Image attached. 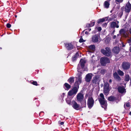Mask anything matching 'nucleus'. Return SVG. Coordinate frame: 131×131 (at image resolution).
<instances>
[{
    "mask_svg": "<svg viewBox=\"0 0 131 131\" xmlns=\"http://www.w3.org/2000/svg\"><path fill=\"white\" fill-rule=\"evenodd\" d=\"M100 98L99 99V100L101 105L102 107L105 109L107 106L106 101L105 100L103 93H100Z\"/></svg>",
    "mask_w": 131,
    "mask_h": 131,
    "instance_id": "nucleus-1",
    "label": "nucleus"
},
{
    "mask_svg": "<svg viewBox=\"0 0 131 131\" xmlns=\"http://www.w3.org/2000/svg\"><path fill=\"white\" fill-rule=\"evenodd\" d=\"M100 63L101 65L105 66L107 63H110L109 59L106 57H101L100 59Z\"/></svg>",
    "mask_w": 131,
    "mask_h": 131,
    "instance_id": "nucleus-2",
    "label": "nucleus"
},
{
    "mask_svg": "<svg viewBox=\"0 0 131 131\" xmlns=\"http://www.w3.org/2000/svg\"><path fill=\"white\" fill-rule=\"evenodd\" d=\"M101 52L105 56H109L111 54V50L108 47H106L105 49H102L101 50Z\"/></svg>",
    "mask_w": 131,
    "mask_h": 131,
    "instance_id": "nucleus-3",
    "label": "nucleus"
},
{
    "mask_svg": "<svg viewBox=\"0 0 131 131\" xmlns=\"http://www.w3.org/2000/svg\"><path fill=\"white\" fill-rule=\"evenodd\" d=\"M82 73H80L78 77L76 78L75 85V86H79V85L82 82Z\"/></svg>",
    "mask_w": 131,
    "mask_h": 131,
    "instance_id": "nucleus-4",
    "label": "nucleus"
},
{
    "mask_svg": "<svg viewBox=\"0 0 131 131\" xmlns=\"http://www.w3.org/2000/svg\"><path fill=\"white\" fill-rule=\"evenodd\" d=\"M78 89L77 87H75L68 93V97L71 96L74 94H75L78 91Z\"/></svg>",
    "mask_w": 131,
    "mask_h": 131,
    "instance_id": "nucleus-5",
    "label": "nucleus"
},
{
    "mask_svg": "<svg viewBox=\"0 0 131 131\" xmlns=\"http://www.w3.org/2000/svg\"><path fill=\"white\" fill-rule=\"evenodd\" d=\"M94 103V100L92 97L89 98L87 104L89 108H91L93 106Z\"/></svg>",
    "mask_w": 131,
    "mask_h": 131,
    "instance_id": "nucleus-6",
    "label": "nucleus"
},
{
    "mask_svg": "<svg viewBox=\"0 0 131 131\" xmlns=\"http://www.w3.org/2000/svg\"><path fill=\"white\" fill-rule=\"evenodd\" d=\"M110 91L109 89V85L108 83H105L104 85V92L105 95H107Z\"/></svg>",
    "mask_w": 131,
    "mask_h": 131,
    "instance_id": "nucleus-7",
    "label": "nucleus"
},
{
    "mask_svg": "<svg viewBox=\"0 0 131 131\" xmlns=\"http://www.w3.org/2000/svg\"><path fill=\"white\" fill-rule=\"evenodd\" d=\"M130 64L127 62H123L122 65V68L124 70H126L129 69L130 67Z\"/></svg>",
    "mask_w": 131,
    "mask_h": 131,
    "instance_id": "nucleus-8",
    "label": "nucleus"
},
{
    "mask_svg": "<svg viewBox=\"0 0 131 131\" xmlns=\"http://www.w3.org/2000/svg\"><path fill=\"white\" fill-rule=\"evenodd\" d=\"M77 98L78 101L80 102L81 103L83 100V95L81 93H79L77 95Z\"/></svg>",
    "mask_w": 131,
    "mask_h": 131,
    "instance_id": "nucleus-9",
    "label": "nucleus"
},
{
    "mask_svg": "<svg viewBox=\"0 0 131 131\" xmlns=\"http://www.w3.org/2000/svg\"><path fill=\"white\" fill-rule=\"evenodd\" d=\"M100 81V77L99 76L97 75L93 78V80L92 81V83L94 84L96 83H99V82Z\"/></svg>",
    "mask_w": 131,
    "mask_h": 131,
    "instance_id": "nucleus-10",
    "label": "nucleus"
},
{
    "mask_svg": "<svg viewBox=\"0 0 131 131\" xmlns=\"http://www.w3.org/2000/svg\"><path fill=\"white\" fill-rule=\"evenodd\" d=\"M125 11L126 12H129L131 9V4L129 3V1L126 4L125 6Z\"/></svg>",
    "mask_w": 131,
    "mask_h": 131,
    "instance_id": "nucleus-11",
    "label": "nucleus"
},
{
    "mask_svg": "<svg viewBox=\"0 0 131 131\" xmlns=\"http://www.w3.org/2000/svg\"><path fill=\"white\" fill-rule=\"evenodd\" d=\"M65 47L68 50H71L73 48V46L71 43H66Z\"/></svg>",
    "mask_w": 131,
    "mask_h": 131,
    "instance_id": "nucleus-12",
    "label": "nucleus"
},
{
    "mask_svg": "<svg viewBox=\"0 0 131 131\" xmlns=\"http://www.w3.org/2000/svg\"><path fill=\"white\" fill-rule=\"evenodd\" d=\"M110 27L111 28H115V27L118 28L119 25L117 24V23L115 22L112 21L110 23Z\"/></svg>",
    "mask_w": 131,
    "mask_h": 131,
    "instance_id": "nucleus-13",
    "label": "nucleus"
},
{
    "mask_svg": "<svg viewBox=\"0 0 131 131\" xmlns=\"http://www.w3.org/2000/svg\"><path fill=\"white\" fill-rule=\"evenodd\" d=\"M99 36L95 35L93 36L92 37V41L94 42H97L99 41Z\"/></svg>",
    "mask_w": 131,
    "mask_h": 131,
    "instance_id": "nucleus-14",
    "label": "nucleus"
},
{
    "mask_svg": "<svg viewBox=\"0 0 131 131\" xmlns=\"http://www.w3.org/2000/svg\"><path fill=\"white\" fill-rule=\"evenodd\" d=\"M72 106L74 109L76 110L78 109L79 105L76 102L74 101H72Z\"/></svg>",
    "mask_w": 131,
    "mask_h": 131,
    "instance_id": "nucleus-15",
    "label": "nucleus"
},
{
    "mask_svg": "<svg viewBox=\"0 0 131 131\" xmlns=\"http://www.w3.org/2000/svg\"><path fill=\"white\" fill-rule=\"evenodd\" d=\"M92 78V74L90 73L88 74L86 76L85 80L86 82H89Z\"/></svg>",
    "mask_w": 131,
    "mask_h": 131,
    "instance_id": "nucleus-16",
    "label": "nucleus"
},
{
    "mask_svg": "<svg viewBox=\"0 0 131 131\" xmlns=\"http://www.w3.org/2000/svg\"><path fill=\"white\" fill-rule=\"evenodd\" d=\"M113 75L114 78L117 80L120 81L121 80V78L116 72H115L113 73Z\"/></svg>",
    "mask_w": 131,
    "mask_h": 131,
    "instance_id": "nucleus-17",
    "label": "nucleus"
},
{
    "mask_svg": "<svg viewBox=\"0 0 131 131\" xmlns=\"http://www.w3.org/2000/svg\"><path fill=\"white\" fill-rule=\"evenodd\" d=\"M89 49L91 52H92L95 49V46L94 45H91L89 47Z\"/></svg>",
    "mask_w": 131,
    "mask_h": 131,
    "instance_id": "nucleus-18",
    "label": "nucleus"
},
{
    "mask_svg": "<svg viewBox=\"0 0 131 131\" xmlns=\"http://www.w3.org/2000/svg\"><path fill=\"white\" fill-rule=\"evenodd\" d=\"M118 92L120 93H123L125 91L124 88L123 87L121 86L118 88Z\"/></svg>",
    "mask_w": 131,
    "mask_h": 131,
    "instance_id": "nucleus-19",
    "label": "nucleus"
},
{
    "mask_svg": "<svg viewBox=\"0 0 131 131\" xmlns=\"http://www.w3.org/2000/svg\"><path fill=\"white\" fill-rule=\"evenodd\" d=\"M113 51L114 52L118 53L119 51V48L117 47H114L113 49Z\"/></svg>",
    "mask_w": 131,
    "mask_h": 131,
    "instance_id": "nucleus-20",
    "label": "nucleus"
},
{
    "mask_svg": "<svg viewBox=\"0 0 131 131\" xmlns=\"http://www.w3.org/2000/svg\"><path fill=\"white\" fill-rule=\"evenodd\" d=\"M86 62L84 60L81 59L80 60V63L82 68H83L84 67V64Z\"/></svg>",
    "mask_w": 131,
    "mask_h": 131,
    "instance_id": "nucleus-21",
    "label": "nucleus"
},
{
    "mask_svg": "<svg viewBox=\"0 0 131 131\" xmlns=\"http://www.w3.org/2000/svg\"><path fill=\"white\" fill-rule=\"evenodd\" d=\"M109 5L110 3L108 1H106L105 2L104 4V6L105 8H108Z\"/></svg>",
    "mask_w": 131,
    "mask_h": 131,
    "instance_id": "nucleus-22",
    "label": "nucleus"
},
{
    "mask_svg": "<svg viewBox=\"0 0 131 131\" xmlns=\"http://www.w3.org/2000/svg\"><path fill=\"white\" fill-rule=\"evenodd\" d=\"M119 32L120 34L124 36L125 35V29H121L119 31Z\"/></svg>",
    "mask_w": 131,
    "mask_h": 131,
    "instance_id": "nucleus-23",
    "label": "nucleus"
},
{
    "mask_svg": "<svg viewBox=\"0 0 131 131\" xmlns=\"http://www.w3.org/2000/svg\"><path fill=\"white\" fill-rule=\"evenodd\" d=\"M124 80L128 82L130 80V78L129 74H125V76Z\"/></svg>",
    "mask_w": 131,
    "mask_h": 131,
    "instance_id": "nucleus-24",
    "label": "nucleus"
},
{
    "mask_svg": "<svg viewBox=\"0 0 131 131\" xmlns=\"http://www.w3.org/2000/svg\"><path fill=\"white\" fill-rule=\"evenodd\" d=\"M107 18L106 17L105 18H102V19H99L97 21V23H100L101 22H103L105 21V20H107Z\"/></svg>",
    "mask_w": 131,
    "mask_h": 131,
    "instance_id": "nucleus-25",
    "label": "nucleus"
},
{
    "mask_svg": "<svg viewBox=\"0 0 131 131\" xmlns=\"http://www.w3.org/2000/svg\"><path fill=\"white\" fill-rule=\"evenodd\" d=\"M108 99L110 101H113L116 100V98L114 96H111L108 98Z\"/></svg>",
    "mask_w": 131,
    "mask_h": 131,
    "instance_id": "nucleus-26",
    "label": "nucleus"
},
{
    "mask_svg": "<svg viewBox=\"0 0 131 131\" xmlns=\"http://www.w3.org/2000/svg\"><path fill=\"white\" fill-rule=\"evenodd\" d=\"M68 82L69 83L71 84L72 83H73L74 81V79L73 77L70 78L68 80Z\"/></svg>",
    "mask_w": 131,
    "mask_h": 131,
    "instance_id": "nucleus-27",
    "label": "nucleus"
},
{
    "mask_svg": "<svg viewBox=\"0 0 131 131\" xmlns=\"http://www.w3.org/2000/svg\"><path fill=\"white\" fill-rule=\"evenodd\" d=\"M117 73L120 76H123L124 75V73L120 69H118L117 71Z\"/></svg>",
    "mask_w": 131,
    "mask_h": 131,
    "instance_id": "nucleus-28",
    "label": "nucleus"
},
{
    "mask_svg": "<svg viewBox=\"0 0 131 131\" xmlns=\"http://www.w3.org/2000/svg\"><path fill=\"white\" fill-rule=\"evenodd\" d=\"M95 24V22H93L91 23L90 24H87L86 26L87 27H90L93 26Z\"/></svg>",
    "mask_w": 131,
    "mask_h": 131,
    "instance_id": "nucleus-29",
    "label": "nucleus"
},
{
    "mask_svg": "<svg viewBox=\"0 0 131 131\" xmlns=\"http://www.w3.org/2000/svg\"><path fill=\"white\" fill-rule=\"evenodd\" d=\"M64 85L66 88L68 89H69L71 87L70 85L67 83H65Z\"/></svg>",
    "mask_w": 131,
    "mask_h": 131,
    "instance_id": "nucleus-30",
    "label": "nucleus"
},
{
    "mask_svg": "<svg viewBox=\"0 0 131 131\" xmlns=\"http://www.w3.org/2000/svg\"><path fill=\"white\" fill-rule=\"evenodd\" d=\"M105 42L107 43H108L110 42V39L109 38H106L105 39Z\"/></svg>",
    "mask_w": 131,
    "mask_h": 131,
    "instance_id": "nucleus-31",
    "label": "nucleus"
},
{
    "mask_svg": "<svg viewBox=\"0 0 131 131\" xmlns=\"http://www.w3.org/2000/svg\"><path fill=\"white\" fill-rule=\"evenodd\" d=\"M69 97H68L66 99V101L67 102L68 104H69L71 102V99H69Z\"/></svg>",
    "mask_w": 131,
    "mask_h": 131,
    "instance_id": "nucleus-32",
    "label": "nucleus"
},
{
    "mask_svg": "<svg viewBox=\"0 0 131 131\" xmlns=\"http://www.w3.org/2000/svg\"><path fill=\"white\" fill-rule=\"evenodd\" d=\"M116 3H122L123 1V0H115Z\"/></svg>",
    "mask_w": 131,
    "mask_h": 131,
    "instance_id": "nucleus-33",
    "label": "nucleus"
},
{
    "mask_svg": "<svg viewBox=\"0 0 131 131\" xmlns=\"http://www.w3.org/2000/svg\"><path fill=\"white\" fill-rule=\"evenodd\" d=\"M32 84H33L34 85H37V83L36 81H33L32 83Z\"/></svg>",
    "mask_w": 131,
    "mask_h": 131,
    "instance_id": "nucleus-34",
    "label": "nucleus"
},
{
    "mask_svg": "<svg viewBox=\"0 0 131 131\" xmlns=\"http://www.w3.org/2000/svg\"><path fill=\"white\" fill-rule=\"evenodd\" d=\"M125 106H127L128 107H129V106H130L129 103H126V105H124V107H125Z\"/></svg>",
    "mask_w": 131,
    "mask_h": 131,
    "instance_id": "nucleus-35",
    "label": "nucleus"
},
{
    "mask_svg": "<svg viewBox=\"0 0 131 131\" xmlns=\"http://www.w3.org/2000/svg\"><path fill=\"white\" fill-rule=\"evenodd\" d=\"M85 40H84L83 39L81 38H80L79 40V42H85Z\"/></svg>",
    "mask_w": 131,
    "mask_h": 131,
    "instance_id": "nucleus-36",
    "label": "nucleus"
},
{
    "mask_svg": "<svg viewBox=\"0 0 131 131\" xmlns=\"http://www.w3.org/2000/svg\"><path fill=\"white\" fill-rule=\"evenodd\" d=\"M6 26L8 28H10L11 26V25L9 23H8L6 25Z\"/></svg>",
    "mask_w": 131,
    "mask_h": 131,
    "instance_id": "nucleus-37",
    "label": "nucleus"
},
{
    "mask_svg": "<svg viewBox=\"0 0 131 131\" xmlns=\"http://www.w3.org/2000/svg\"><path fill=\"white\" fill-rule=\"evenodd\" d=\"M77 58V57L75 56H74V57H72V60L73 61H74L75 60H76V59Z\"/></svg>",
    "mask_w": 131,
    "mask_h": 131,
    "instance_id": "nucleus-38",
    "label": "nucleus"
},
{
    "mask_svg": "<svg viewBox=\"0 0 131 131\" xmlns=\"http://www.w3.org/2000/svg\"><path fill=\"white\" fill-rule=\"evenodd\" d=\"M105 72V70H104L103 69L101 70V73L103 74H104Z\"/></svg>",
    "mask_w": 131,
    "mask_h": 131,
    "instance_id": "nucleus-39",
    "label": "nucleus"
},
{
    "mask_svg": "<svg viewBox=\"0 0 131 131\" xmlns=\"http://www.w3.org/2000/svg\"><path fill=\"white\" fill-rule=\"evenodd\" d=\"M107 25V24L105 23L102 25V26L104 27H106Z\"/></svg>",
    "mask_w": 131,
    "mask_h": 131,
    "instance_id": "nucleus-40",
    "label": "nucleus"
},
{
    "mask_svg": "<svg viewBox=\"0 0 131 131\" xmlns=\"http://www.w3.org/2000/svg\"><path fill=\"white\" fill-rule=\"evenodd\" d=\"M97 30L99 31H101L102 30L101 28L100 27H99L97 28Z\"/></svg>",
    "mask_w": 131,
    "mask_h": 131,
    "instance_id": "nucleus-41",
    "label": "nucleus"
},
{
    "mask_svg": "<svg viewBox=\"0 0 131 131\" xmlns=\"http://www.w3.org/2000/svg\"><path fill=\"white\" fill-rule=\"evenodd\" d=\"M79 54L78 53H77L75 55V56L77 58V57L79 56Z\"/></svg>",
    "mask_w": 131,
    "mask_h": 131,
    "instance_id": "nucleus-42",
    "label": "nucleus"
},
{
    "mask_svg": "<svg viewBox=\"0 0 131 131\" xmlns=\"http://www.w3.org/2000/svg\"><path fill=\"white\" fill-rule=\"evenodd\" d=\"M128 42H131V37L128 40Z\"/></svg>",
    "mask_w": 131,
    "mask_h": 131,
    "instance_id": "nucleus-43",
    "label": "nucleus"
},
{
    "mask_svg": "<svg viewBox=\"0 0 131 131\" xmlns=\"http://www.w3.org/2000/svg\"><path fill=\"white\" fill-rule=\"evenodd\" d=\"M64 122H61L60 123V124L61 125H62L63 124Z\"/></svg>",
    "mask_w": 131,
    "mask_h": 131,
    "instance_id": "nucleus-44",
    "label": "nucleus"
},
{
    "mask_svg": "<svg viewBox=\"0 0 131 131\" xmlns=\"http://www.w3.org/2000/svg\"><path fill=\"white\" fill-rule=\"evenodd\" d=\"M85 34H86L88 35V32L87 31H85Z\"/></svg>",
    "mask_w": 131,
    "mask_h": 131,
    "instance_id": "nucleus-45",
    "label": "nucleus"
},
{
    "mask_svg": "<svg viewBox=\"0 0 131 131\" xmlns=\"http://www.w3.org/2000/svg\"><path fill=\"white\" fill-rule=\"evenodd\" d=\"M116 36L115 35L114 36V37H113V38L114 39L116 38Z\"/></svg>",
    "mask_w": 131,
    "mask_h": 131,
    "instance_id": "nucleus-46",
    "label": "nucleus"
},
{
    "mask_svg": "<svg viewBox=\"0 0 131 131\" xmlns=\"http://www.w3.org/2000/svg\"><path fill=\"white\" fill-rule=\"evenodd\" d=\"M112 82V80L111 79H110L109 80V82L111 83Z\"/></svg>",
    "mask_w": 131,
    "mask_h": 131,
    "instance_id": "nucleus-47",
    "label": "nucleus"
},
{
    "mask_svg": "<svg viewBox=\"0 0 131 131\" xmlns=\"http://www.w3.org/2000/svg\"><path fill=\"white\" fill-rule=\"evenodd\" d=\"M129 51L130 52H131V47H130V48Z\"/></svg>",
    "mask_w": 131,
    "mask_h": 131,
    "instance_id": "nucleus-48",
    "label": "nucleus"
},
{
    "mask_svg": "<svg viewBox=\"0 0 131 131\" xmlns=\"http://www.w3.org/2000/svg\"><path fill=\"white\" fill-rule=\"evenodd\" d=\"M129 31L130 33L131 34V29H130Z\"/></svg>",
    "mask_w": 131,
    "mask_h": 131,
    "instance_id": "nucleus-49",
    "label": "nucleus"
},
{
    "mask_svg": "<svg viewBox=\"0 0 131 131\" xmlns=\"http://www.w3.org/2000/svg\"><path fill=\"white\" fill-rule=\"evenodd\" d=\"M119 23V22L118 21H117V24L118 25V23Z\"/></svg>",
    "mask_w": 131,
    "mask_h": 131,
    "instance_id": "nucleus-50",
    "label": "nucleus"
},
{
    "mask_svg": "<svg viewBox=\"0 0 131 131\" xmlns=\"http://www.w3.org/2000/svg\"><path fill=\"white\" fill-rule=\"evenodd\" d=\"M88 31H90L91 30V29H88Z\"/></svg>",
    "mask_w": 131,
    "mask_h": 131,
    "instance_id": "nucleus-51",
    "label": "nucleus"
},
{
    "mask_svg": "<svg viewBox=\"0 0 131 131\" xmlns=\"http://www.w3.org/2000/svg\"><path fill=\"white\" fill-rule=\"evenodd\" d=\"M129 114L130 115H131V112H130L129 113Z\"/></svg>",
    "mask_w": 131,
    "mask_h": 131,
    "instance_id": "nucleus-52",
    "label": "nucleus"
},
{
    "mask_svg": "<svg viewBox=\"0 0 131 131\" xmlns=\"http://www.w3.org/2000/svg\"><path fill=\"white\" fill-rule=\"evenodd\" d=\"M78 72H79V69L78 68Z\"/></svg>",
    "mask_w": 131,
    "mask_h": 131,
    "instance_id": "nucleus-53",
    "label": "nucleus"
},
{
    "mask_svg": "<svg viewBox=\"0 0 131 131\" xmlns=\"http://www.w3.org/2000/svg\"><path fill=\"white\" fill-rule=\"evenodd\" d=\"M84 102H85V104H86V101H85H85H84Z\"/></svg>",
    "mask_w": 131,
    "mask_h": 131,
    "instance_id": "nucleus-54",
    "label": "nucleus"
},
{
    "mask_svg": "<svg viewBox=\"0 0 131 131\" xmlns=\"http://www.w3.org/2000/svg\"><path fill=\"white\" fill-rule=\"evenodd\" d=\"M62 94H63V95H64L65 94V93H63Z\"/></svg>",
    "mask_w": 131,
    "mask_h": 131,
    "instance_id": "nucleus-55",
    "label": "nucleus"
},
{
    "mask_svg": "<svg viewBox=\"0 0 131 131\" xmlns=\"http://www.w3.org/2000/svg\"><path fill=\"white\" fill-rule=\"evenodd\" d=\"M115 30H114V31H113V32H115Z\"/></svg>",
    "mask_w": 131,
    "mask_h": 131,
    "instance_id": "nucleus-56",
    "label": "nucleus"
},
{
    "mask_svg": "<svg viewBox=\"0 0 131 131\" xmlns=\"http://www.w3.org/2000/svg\"><path fill=\"white\" fill-rule=\"evenodd\" d=\"M17 17V16L16 15H15V17Z\"/></svg>",
    "mask_w": 131,
    "mask_h": 131,
    "instance_id": "nucleus-57",
    "label": "nucleus"
},
{
    "mask_svg": "<svg viewBox=\"0 0 131 131\" xmlns=\"http://www.w3.org/2000/svg\"><path fill=\"white\" fill-rule=\"evenodd\" d=\"M121 14H122H122H123V13L122 12L121 13Z\"/></svg>",
    "mask_w": 131,
    "mask_h": 131,
    "instance_id": "nucleus-58",
    "label": "nucleus"
},
{
    "mask_svg": "<svg viewBox=\"0 0 131 131\" xmlns=\"http://www.w3.org/2000/svg\"><path fill=\"white\" fill-rule=\"evenodd\" d=\"M2 49V48L1 47H0V49Z\"/></svg>",
    "mask_w": 131,
    "mask_h": 131,
    "instance_id": "nucleus-59",
    "label": "nucleus"
}]
</instances>
